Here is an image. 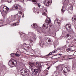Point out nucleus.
I'll return each instance as SVG.
<instances>
[{
  "mask_svg": "<svg viewBox=\"0 0 76 76\" xmlns=\"http://www.w3.org/2000/svg\"><path fill=\"white\" fill-rule=\"evenodd\" d=\"M49 20H45L46 23H45L43 25V29H42L41 30V31L42 32H44V29H47V28H48V24H49V23H51V19H50V18H49Z\"/></svg>",
  "mask_w": 76,
  "mask_h": 76,
  "instance_id": "nucleus-1",
  "label": "nucleus"
},
{
  "mask_svg": "<svg viewBox=\"0 0 76 76\" xmlns=\"http://www.w3.org/2000/svg\"><path fill=\"white\" fill-rule=\"evenodd\" d=\"M16 20V16L11 15L7 20V22L8 23H10V22H12Z\"/></svg>",
  "mask_w": 76,
  "mask_h": 76,
  "instance_id": "nucleus-2",
  "label": "nucleus"
},
{
  "mask_svg": "<svg viewBox=\"0 0 76 76\" xmlns=\"http://www.w3.org/2000/svg\"><path fill=\"white\" fill-rule=\"evenodd\" d=\"M12 10H22V7L19 4H16L12 6Z\"/></svg>",
  "mask_w": 76,
  "mask_h": 76,
  "instance_id": "nucleus-3",
  "label": "nucleus"
},
{
  "mask_svg": "<svg viewBox=\"0 0 76 76\" xmlns=\"http://www.w3.org/2000/svg\"><path fill=\"white\" fill-rule=\"evenodd\" d=\"M70 70V69L69 68V67L68 66H65L64 67H63L62 68L61 71L64 73L65 75V73H66L69 72Z\"/></svg>",
  "mask_w": 76,
  "mask_h": 76,
  "instance_id": "nucleus-4",
  "label": "nucleus"
},
{
  "mask_svg": "<svg viewBox=\"0 0 76 76\" xmlns=\"http://www.w3.org/2000/svg\"><path fill=\"white\" fill-rule=\"evenodd\" d=\"M31 26L33 28L35 29L37 32L41 33V31H39L41 29V27L38 26L37 24H33V25Z\"/></svg>",
  "mask_w": 76,
  "mask_h": 76,
  "instance_id": "nucleus-5",
  "label": "nucleus"
},
{
  "mask_svg": "<svg viewBox=\"0 0 76 76\" xmlns=\"http://www.w3.org/2000/svg\"><path fill=\"white\" fill-rule=\"evenodd\" d=\"M66 29L67 30V31L70 33H71L72 31V28L71 27V25L69 24H66V26H65Z\"/></svg>",
  "mask_w": 76,
  "mask_h": 76,
  "instance_id": "nucleus-6",
  "label": "nucleus"
},
{
  "mask_svg": "<svg viewBox=\"0 0 76 76\" xmlns=\"http://www.w3.org/2000/svg\"><path fill=\"white\" fill-rule=\"evenodd\" d=\"M46 42L47 44H48L52 45L53 41L52 39L50 38H48L46 40Z\"/></svg>",
  "mask_w": 76,
  "mask_h": 76,
  "instance_id": "nucleus-7",
  "label": "nucleus"
},
{
  "mask_svg": "<svg viewBox=\"0 0 76 76\" xmlns=\"http://www.w3.org/2000/svg\"><path fill=\"white\" fill-rule=\"evenodd\" d=\"M9 7H3L2 8V9L4 12H5V13H7L9 11Z\"/></svg>",
  "mask_w": 76,
  "mask_h": 76,
  "instance_id": "nucleus-8",
  "label": "nucleus"
},
{
  "mask_svg": "<svg viewBox=\"0 0 76 76\" xmlns=\"http://www.w3.org/2000/svg\"><path fill=\"white\" fill-rule=\"evenodd\" d=\"M60 20H56L55 21V23H57V25H58V26L60 27Z\"/></svg>",
  "mask_w": 76,
  "mask_h": 76,
  "instance_id": "nucleus-9",
  "label": "nucleus"
},
{
  "mask_svg": "<svg viewBox=\"0 0 76 76\" xmlns=\"http://www.w3.org/2000/svg\"><path fill=\"white\" fill-rule=\"evenodd\" d=\"M12 63V66H16L17 64V62L15 60H14V61L13 62L12 61H9V63Z\"/></svg>",
  "mask_w": 76,
  "mask_h": 76,
  "instance_id": "nucleus-10",
  "label": "nucleus"
},
{
  "mask_svg": "<svg viewBox=\"0 0 76 76\" xmlns=\"http://www.w3.org/2000/svg\"><path fill=\"white\" fill-rule=\"evenodd\" d=\"M33 73H34V75H37L38 73V69H34Z\"/></svg>",
  "mask_w": 76,
  "mask_h": 76,
  "instance_id": "nucleus-11",
  "label": "nucleus"
},
{
  "mask_svg": "<svg viewBox=\"0 0 76 76\" xmlns=\"http://www.w3.org/2000/svg\"><path fill=\"white\" fill-rule=\"evenodd\" d=\"M39 45L41 46V47H43L44 46V42L40 40L39 42Z\"/></svg>",
  "mask_w": 76,
  "mask_h": 76,
  "instance_id": "nucleus-12",
  "label": "nucleus"
},
{
  "mask_svg": "<svg viewBox=\"0 0 76 76\" xmlns=\"http://www.w3.org/2000/svg\"><path fill=\"white\" fill-rule=\"evenodd\" d=\"M11 57L13 56H15L16 57H19L20 55L19 54H15V53H12L10 54Z\"/></svg>",
  "mask_w": 76,
  "mask_h": 76,
  "instance_id": "nucleus-13",
  "label": "nucleus"
},
{
  "mask_svg": "<svg viewBox=\"0 0 76 76\" xmlns=\"http://www.w3.org/2000/svg\"><path fill=\"white\" fill-rule=\"evenodd\" d=\"M47 10L46 9H45L44 10L43 12L42 13V15H45L46 16H47Z\"/></svg>",
  "mask_w": 76,
  "mask_h": 76,
  "instance_id": "nucleus-14",
  "label": "nucleus"
},
{
  "mask_svg": "<svg viewBox=\"0 0 76 76\" xmlns=\"http://www.w3.org/2000/svg\"><path fill=\"white\" fill-rule=\"evenodd\" d=\"M31 36V37H32V38H33L34 39H36L37 38L36 37V36L35 34L32 33Z\"/></svg>",
  "mask_w": 76,
  "mask_h": 76,
  "instance_id": "nucleus-15",
  "label": "nucleus"
},
{
  "mask_svg": "<svg viewBox=\"0 0 76 76\" xmlns=\"http://www.w3.org/2000/svg\"><path fill=\"white\" fill-rule=\"evenodd\" d=\"M72 20L74 22H76V15H74L72 18Z\"/></svg>",
  "mask_w": 76,
  "mask_h": 76,
  "instance_id": "nucleus-16",
  "label": "nucleus"
},
{
  "mask_svg": "<svg viewBox=\"0 0 76 76\" xmlns=\"http://www.w3.org/2000/svg\"><path fill=\"white\" fill-rule=\"evenodd\" d=\"M18 17L20 18L21 16H22V12L20 11H19L18 13Z\"/></svg>",
  "mask_w": 76,
  "mask_h": 76,
  "instance_id": "nucleus-17",
  "label": "nucleus"
},
{
  "mask_svg": "<svg viewBox=\"0 0 76 76\" xmlns=\"http://www.w3.org/2000/svg\"><path fill=\"white\" fill-rule=\"evenodd\" d=\"M42 66L39 65L38 66V70H39V72H40L42 70Z\"/></svg>",
  "mask_w": 76,
  "mask_h": 76,
  "instance_id": "nucleus-18",
  "label": "nucleus"
},
{
  "mask_svg": "<svg viewBox=\"0 0 76 76\" xmlns=\"http://www.w3.org/2000/svg\"><path fill=\"white\" fill-rule=\"evenodd\" d=\"M65 10V8L64 6L62 7V8L61 10V12L62 13H63L64 12V11Z\"/></svg>",
  "mask_w": 76,
  "mask_h": 76,
  "instance_id": "nucleus-19",
  "label": "nucleus"
},
{
  "mask_svg": "<svg viewBox=\"0 0 76 76\" xmlns=\"http://www.w3.org/2000/svg\"><path fill=\"white\" fill-rule=\"evenodd\" d=\"M29 65H30V66H29L30 68H32V67H33V66H34L35 64L34 63H30V64H29Z\"/></svg>",
  "mask_w": 76,
  "mask_h": 76,
  "instance_id": "nucleus-20",
  "label": "nucleus"
},
{
  "mask_svg": "<svg viewBox=\"0 0 76 76\" xmlns=\"http://www.w3.org/2000/svg\"><path fill=\"white\" fill-rule=\"evenodd\" d=\"M17 1H20V2H22L23 3H24V1H30L29 0H17Z\"/></svg>",
  "mask_w": 76,
  "mask_h": 76,
  "instance_id": "nucleus-21",
  "label": "nucleus"
},
{
  "mask_svg": "<svg viewBox=\"0 0 76 76\" xmlns=\"http://www.w3.org/2000/svg\"><path fill=\"white\" fill-rule=\"evenodd\" d=\"M26 43H24L23 45V46H24V47H26V49H27V50H29V46H28V47H26Z\"/></svg>",
  "mask_w": 76,
  "mask_h": 76,
  "instance_id": "nucleus-22",
  "label": "nucleus"
},
{
  "mask_svg": "<svg viewBox=\"0 0 76 76\" xmlns=\"http://www.w3.org/2000/svg\"><path fill=\"white\" fill-rule=\"evenodd\" d=\"M66 37H67V39H71V37L69 35V34H67L66 35Z\"/></svg>",
  "mask_w": 76,
  "mask_h": 76,
  "instance_id": "nucleus-23",
  "label": "nucleus"
},
{
  "mask_svg": "<svg viewBox=\"0 0 76 76\" xmlns=\"http://www.w3.org/2000/svg\"><path fill=\"white\" fill-rule=\"evenodd\" d=\"M71 47H70V48H68L66 49V51L68 52H69V51H70L71 50Z\"/></svg>",
  "mask_w": 76,
  "mask_h": 76,
  "instance_id": "nucleus-24",
  "label": "nucleus"
},
{
  "mask_svg": "<svg viewBox=\"0 0 76 76\" xmlns=\"http://www.w3.org/2000/svg\"><path fill=\"white\" fill-rule=\"evenodd\" d=\"M33 39H31L30 40V43H31V45H33L32 44H33V43H34V41H33Z\"/></svg>",
  "mask_w": 76,
  "mask_h": 76,
  "instance_id": "nucleus-25",
  "label": "nucleus"
},
{
  "mask_svg": "<svg viewBox=\"0 0 76 76\" xmlns=\"http://www.w3.org/2000/svg\"><path fill=\"white\" fill-rule=\"evenodd\" d=\"M52 54V52H50V53L48 54L47 55H46V57H47V56H50V55H51Z\"/></svg>",
  "mask_w": 76,
  "mask_h": 76,
  "instance_id": "nucleus-26",
  "label": "nucleus"
},
{
  "mask_svg": "<svg viewBox=\"0 0 76 76\" xmlns=\"http://www.w3.org/2000/svg\"><path fill=\"white\" fill-rule=\"evenodd\" d=\"M57 50H54L52 51V53H57Z\"/></svg>",
  "mask_w": 76,
  "mask_h": 76,
  "instance_id": "nucleus-27",
  "label": "nucleus"
},
{
  "mask_svg": "<svg viewBox=\"0 0 76 76\" xmlns=\"http://www.w3.org/2000/svg\"><path fill=\"white\" fill-rule=\"evenodd\" d=\"M36 65L37 66H39V63L38 62H37L36 63Z\"/></svg>",
  "mask_w": 76,
  "mask_h": 76,
  "instance_id": "nucleus-28",
  "label": "nucleus"
},
{
  "mask_svg": "<svg viewBox=\"0 0 76 76\" xmlns=\"http://www.w3.org/2000/svg\"><path fill=\"white\" fill-rule=\"evenodd\" d=\"M8 3H10V1H8L7 0ZM6 1V0H1V2H3V1Z\"/></svg>",
  "mask_w": 76,
  "mask_h": 76,
  "instance_id": "nucleus-29",
  "label": "nucleus"
},
{
  "mask_svg": "<svg viewBox=\"0 0 76 76\" xmlns=\"http://www.w3.org/2000/svg\"><path fill=\"white\" fill-rule=\"evenodd\" d=\"M37 6L38 7H41V4L40 3H38L37 4Z\"/></svg>",
  "mask_w": 76,
  "mask_h": 76,
  "instance_id": "nucleus-30",
  "label": "nucleus"
},
{
  "mask_svg": "<svg viewBox=\"0 0 76 76\" xmlns=\"http://www.w3.org/2000/svg\"><path fill=\"white\" fill-rule=\"evenodd\" d=\"M64 57H68V58H69L71 57V56L70 55H69V56H65Z\"/></svg>",
  "mask_w": 76,
  "mask_h": 76,
  "instance_id": "nucleus-31",
  "label": "nucleus"
},
{
  "mask_svg": "<svg viewBox=\"0 0 76 76\" xmlns=\"http://www.w3.org/2000/svg\"><path fill=\"white\" fill-rule=\"evenodd\" d=\"M33 12H35V10H36L35 9V7H34L33 8Z\"/></svg>",
  "mask_w": 76,
  "mask_h": 76,
  "instance_id": "nucleus-32",
  "label": "nucleus"
},
{
  "mask_svg": "<svg viewBox=\"0 0 76 76\" xmlns=\"http://www.w3.org/2000/svg\"><path fill=\"white\" fill-rule=\"evenodd\" d=\"M37 1H38V0H37ZM31 1L33 2H36V1H37V0H31Z\"/></svg>",
  "mask_w": 76,
  "mask_h": 76,
  "instance_id": "nucleus-33",
  "label": "nucleus"
},
{
  "mask_svg": "<svg viewBox=\"0 0 76 76\" xmlns=\"http://www.w3.org/2000/svg\"><path fill=\"white\" fill-rule=\"evenodd\" d=\"M73 55L74 56H76V51L74 52Z\"/></svg>",
  "mask_w": 76,
  "mask_h": 76,
  "instance_id": "nucleus-34",
  "label": "nucleus"
},
{
  "mask_svg": "<svg viewBox=\"0 0 76 76\" xmlns=\"http://www.w3.org/2000/svg\"><path fill=\"white\" fill-rule=\"evenodd\" d=\"M15 24H16V25L18 26V25H19V23L18 22L16 23H15Z\"/></svg>",
  "mask_w": 76,
  "mask_h": 76,
  "instance_id": "nucleus-35",
  "label": "nucleus"
},
{
  "mask_svg": "<svg viewBox=\"0 0 76 76\" xmlns=\"http://www.w3.org/2000/svg\"><path fill=\"white\" fill-rule=\"evenodd\" d=\"M12 25V26H16L15 23H13Z\"/></svg>",
  "mask_w": 76,
  "mask_h": 76,
  "instance_id": "nucleus-36",
  "label": "nucleus"
},
{
  "mask_svg": "<svg viewBox=\"0 0 76 76\" xmlns=\"http://www.w3.org/2000/svg\"><path fill=\"white\" fill-rule=\"evenodd\" d=\"M21 35H22V36H23V37L24 36V35H25V34L23 33H22L21 34Z\"/></svg>",
  "mask_w": 76,
  "mask_h": 76,
  "instance_id": "nucleus-37",
  "label": "nucleus"
},
{
  "mask_svg": "<svg viewBox=\"0 0 76 76\" xmlns=\"http://www.w3.org/2000/svg\"><path fill=\"white\" fill-rule=\"evenodd\" d=\"M49 4H50V1H48L47 3V4L48 5Z\"/></svg>",
  "mask_w": 76,
  "mask_h": 76,
  "instance_id": "nucleus-38",
  "label": "nucleus"
},
{
  "mask_svg": "<svg viewBox=\"0 0 76 76\" xmlns=\"http://www.w3.org/2000/svg\"><path fill=\"white\" fill-rule=\"evenodd\" d=\"M50 67H51V66H50L49 67H48L47 68V69H48V70H49Z\"/></svg>",
  "mask_w": 76,
  "mask_h": 76,
  "instance_id": "nucleus-39",
  "label": "nucleus"
},
{
  "mask_svg": "<svg viewBox=\"0 0 76 76\" xmlns=\"http://www.w3.org/2000/svg\"><path fill=\"white\" fill-rule=\"evenodd\" d=\"M66 45H65L64 47H63V48H66Z\"/></svg>",
  "mask_w": 76,
  "mask_h": 76,
  "instance_id": "nucleus-40",
  "label": "nucleus"
},
{
  "mask_svg": "<svg viewBox=\"0 0 76 76\" xmlns=\"http://www.w3.org/2000/svg\"><path fill=\"white\" fill-rule=\"evenodd\" d=\"M71 9H72V10H73V6H72V5H71Z\"/></svg>",
  "mask_w": 76,
  "mask_h": 76,
  "instance_id": "nucleus-41",
  "label": "nucleus"
},
{
  "mask_svg": "<svg viewBox=\"0 0 76 76\" xmlns=\"http://www.w3.org/2000/svg\"><path fill=\"white\" fill-rule=\"evenodd\" d=\"M74 42H76V39H74Z\"/></svg>",
  "mask_w": 76,
  "mask_h": 76,
  "instance_id": "nucleus-42",
  "label": "nucleus"
},
{
  "mask_svg": "<svg viewBox=\"0 0 76 76\" xmlns=\"http://www.w3.org/2000/svg\"><path fill=\"white\" fill-rule=\"evenodd\" d=\"M65 1H66V0H63V2H65Z\"/></svg>",
  "mask_w": 76,
  "mask_h": 76,
  "instance_id": "nucleus-43",
  "label": "nucleus"
},
{
  "mask_svg": "<svg viewBox=\"0 0 76 76\" xmlns=\"http://www.w3.org/2000/svg\"><path fill=\"white\" fill-rule=\"evenodd\" d=\"M1 7L0 8V12H1Z\"/></svg>",
  "mask_w": 76,
  "mask_h": 76,
  "instance_id": "nucleus-44",
  "label": "nucleus"
},
{
  "mask_svg": "<svg viewBox=\"0 0 76 76\" xmlns=\"http://www.w3.org/2000/svg\"><path fill=\"white\" fill-rule=\"evenodd\" d=\"M29 33H30V32H28V35H31V34H29Z\"/></svg>",
  "mask_w": 76,
  "mask_h": 76,
  "instance_id": "nucleus-45",
  "label": "nucleus"
},
{
  "mask_svg": "<svg viewBox=\"0 0 76 76\" xmlns=\"http://www.w3.org/2000/svg\"><path fill=\"white\" fill-rule=\"evenodd\" d=\"M68 59H72V58H67Z\"/></svg>",
  "mask_w": 76,
  "mask_h": 76,
  "instance_id": "nucleus-46",
  "label": "nucleus"
},
{
  "mask_svg": "<svg viewBox=\"0 0 76 76\" xmlns=\"http://www.w3.org/2000/svg\"><path fill=\"white\" fill-rule=\"evenodd\" d=\"M59 56H62V54H59Z\"/></svg>",
  "mask_w": 76,
  "mask_h": 76,
  "instance_id": "nucleus-47",
  "label": "nucleus"
},
{
  "mask_svg": "<svg viewBox=\"0 0 76 76\" xmlns=\"http://www.w3.org/2000/svg\"><path fill=\"white\" fill-rule=\"evenodd\" d=\"M2 21L1 20H0V23Z\"/></svg>",
  "mask_w": 76,
  "mask_h": 76,
  "instance_id": "nucleus-48",
  "label": "nucleus"
},
{
  "mask_svg": "<svg viewBox=\"0 0 76 76\" xmlns=\"http://www.w3.org/2000/svg\"><path fill=\"white\" fill-rule=\"evenodd\" d=\"M55 56H56V55L53 56H52V57H54Z\"/></svg>",
  "mask_w": 76,
  "mask_h": 76,
  "instance_id": "nucleus-49",
  "label": "nucleus"
},
{
  "mask_svg": "<svg viewBox=\"0 0 76 76\" xmlns=\"http://www.w3.org/2000/svg\"><path fill=\"white\" fill-rule=\"evenodd\" d=\"M57 58H54L53 59H56Z\"/></svg>",
  "mask_w": 76,
  "mask_h": 76,
  "instance_id": "nucleus-50",
  "label": "nucleus"
},
{
  "mask_svg": "<svg viewBox=\"0 0 76 76\" xmlns=\"http://www.w3.org/2000/svg\"><path fill=\"white\" fill-rule=\"evenodd\" d=\"M23 18V16H22Z\"/></svg>",
  "mask_w": 76,
  "mask_h": 76,
  "instance_id": "nucleus-51",
  "label": "nucleus"
},
{
  "mask_svg": "<svg viewBox=\"0 0 76 76\" xmlns=\"http://www.w3.org/2000/svg\"><path fill=\"white\" fill-rule=\"evenodd\" d=\"M48 73H47V74H46V75H48Z\"/></svg>",
  "mask_w": 76,
  "mask_h": 76,
  "instance_id": "nucleus-52",
  "label": "nucleus"
},
{
  "mask_svg": "<svg viewBox=\"0 0 76 76\" xmlns=\"http://www.w3.org/2000/svg\"><path fill=\"white\" fill-rule=\"evenodd\" d=\"M15 1H16V0H15Z\"/></svg>",
  "mask_w": 76,
  "mask_h": 76,
  "instance_id": "nucleus-53",
  "label": "nucleus"
},
{
  "mask_svg": "<svg viewBox=\"0 0 76 76\" xmlns=\"http://www.w3.org/2000/svg\"><path fill=\"white\" fill-rule=\"evenodd\" d=\"M56 69L57 70V68H56Z\"/></svg>",
  "mask_w": 76,
  "mask_h": 76,
  "instance_id": "nucleus-54",
  "label": "nucleus"
},
{
  "mask_svg": "<svg viewBox=\"0 0 76 76\" xmlns=\"http://www.w3.org/2000/svg\"><path fill=\"white\" fill-rule=\"evenodd\" d=\"M39 12H37L38 13Z\"/></svg>",
  "mask_w": 76,
  "mask_h": 76,
  "instance_id": "nucleus-55",
  "label": "nucleus"
},
{
  "mask_svg": "<svg viewBox=\"0 0 76 76\" xmlns=\"http://www.w3.org/2000/svg\"><path fill=\"white\" fill-rule=\"evenodd\" d=\"M71 47H73V46H71Z\"/></svg>",
  "mask_w": 76,
  "mask_h": 76,
  "instance_id": "nucleus-56",
  "label": "nucleus"
},
{
  "mask_svg": "<svg viewBox=\"0 0 76 76\" xmlns=\"http://www.w3.org/2000/svg\"><path fill=\"white\" fill-rule=\"evenodd\" d=\"M17 0H16V1H17Z\"/></svg>",
  "mask_w": 76,
  "mask_h": 76,
  "instance_id": "nucleus-57",
  "label": "nucleus"
}]
</instances>
